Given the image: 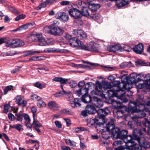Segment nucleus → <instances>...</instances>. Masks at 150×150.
Wrapping results in <instances>:
<instances>
[{
	"label": "nucleus",
	"instance_id": "40",
	"mask_svg": "<svg viewBox=\"0 0 150 150\" xmlns=\"http://www.w3.org/2000/svg\"><path fill=\"white\" fill-rule=\"evenodd\" d=\"M131 118L134 121V124H135L137 126H140L141 125L140 122L138 120L137 118L131 116Z\"/></svg>",
	"mask_w": 150,
	"mask_h": 150
},
{
	"label": "nucleus",
	"instance_id": "47",
	"mask_svg": "<svg viewBox=\"0 0 150 150\" xmlns=\"http://www.w3.org/2000/svg\"><path fill=\"white\" fill-rule=\"evenodd\" d=\"M54 2V0L50 1L49 0H47L44 2L42 3L41 4V7L44 8L46 7L48 4L50 3H53Z\"/></svg>",
	"mask_w": 150,
	"mask_h": 150
},
{
	"label": "nucleus",
	"instance_id": "28",
	"mask_svg": "<svg viewBox=\"0 0 150 150\" xmlns=\"http://www.w3.org/2000/svg\"><path fill=\"white\" fill-rule=\"evenodd\" d=\"M128 133L127 131L126 130H122L120 131L119 133L118 138L120 139H123L127 135Z\"/></svg>",
	"mask_w": 150,
	"mask_h": 150
},
{
	"label": "nucleus",
	"instance_id": "7",
	"mask_svg": "<svg viewBox=\"0 0 150 150\" xmlns=\"http://www.w3.org/2000/svg\"><path fill=\"white\" fill-rule=\"evenodd\" d=\"M68 13L71 17L75 19L80 18L81 17V12L76 8H73L68 10Z\"/></svg>",
	"mask_w": 150,
	"mask_h": 150
},
{
	"label": "nucleus",
	"instance_id": "58",
	"mask_svg": "<svg viewBox=\"0 0 150 150\" xmlns=\"http://www.w3.org/2000/svg\"><path fill=\"white\" fill-rule=\"evenodd\" d=\"M77 3L80 6L81 8H82L84 6H85V5L86 4V3L85 2H83L81 0H78L77 1Z\"/></svg>",
	"mask_w": 150,
	"mask_h": 150
},
{
	"label": "nucleus",
	"instance_id": "16",
	"mask_svg": "<svg viewBox=\"0 0 150 150\" xmlns=\"http://www.w3.org/2000/svg\"><path fill=\"white\" fill-rule=\"evenodd\" d=\"M115 122V120L113 119H111L110 120V121L107 125L106 126V129L107 131L111 132L112 131V129L115 127L114 123Z\"/></svg>",
	"mask_w": 150,
	"mask_h": 150
},
{
	"label": "nucleus",
	"instance_id": "62",
	"mask_svg": "<svg viewBox=\"0 0 150 150\" xmlns=\"http://www.w3.org/2000/svg\"><path fill=\"white\" fill-rule=\"evenodd\" d=\"M134 121L132 122L129 121L127 123L128 127H130L131 129H133L134 127Z\"/></svg>",
	"mask_w": 150,
	"mask_h": 150
},
{
	"label": "nucleus",
	"instance_id": "24",
	"mask_svg": "<svg viewBox=\"0 0 150 150\" xmlns=\"http://www.w3.org/2000/svg\"><path fill=\"white\" fill-rule=\"evenodd\" d=\"M120 129L118 127H115L111 132L114 138L115 139L118 138L119 133L120 132Z\"/></svg>",
	"mask_w": 150,
	"mask_h": 150
},
{
	"label": "nucleus",
	"instance_id": "55",
	"mask_svg": "<svg viewBox=\"0 0 150 150\" xmlns=\"http://www.w3.org/2000/svg\"><path fill=\"white\" fill-rule=\"evenodd\" d=\"M69 82V80L68 79L63 78L61 77L60 83L62 84L68 83Z\"/></svg>",
	"mask_w": 150,
	"mask_h": 150
},
{
	"label": "nucleus",
	"instance_id": "20",
	"mask_svg": "<svg viewBox=\"0 0 150 150\" xmlns=\"http://www.w3.org/2000/svg\"><path fill=\"white\" fill-rule=\"evenodd\" d=\"M85 110L88 113L93 114L96 112V111L95 108L90 105H88L85 108Z\"/></svg>",
	"mask_w": 150,
	"mask_h": 150
},
{
	"label": "nucleus",
	"instance_id": "45",
	"mask_svg": "<svg viewBox=\"0 0 150 150\" xmlns=\"http://www.w3.org/2000/svg\"><path fill=\"white\" fill-rule=\"evenodd\" d=\"M112 87V86L110 83L105 82L103 84V88L104 89H110Z\"/></svg>",
	"mask_w": 150,
	"mask_h": 150
},
{
	"label": "nucleus",
	"instance_id": "43",
	"mask_svg": "<svg viewBox=\"0 0 150 150\" xmlns=\"http://www.w3.org/2000/svg\"><path fill=\"white\" fill-rule=\"evenodd\" d=\"M90 16L94 20L98 21L100 18V15L98 13L93 14L91 13Z\"/></svg>",
	"mask_w": 150,
	"mask_h": 150
},
{
	"label": "nucleus",
	"instance_id": "53",
	"mask_svg": "<svg viewBox=\"0 0 150 150\" xmlns=\"http://www.w3.org/2000/svg\"><path fill=\"white\" fill-rule=\"evenodd\" d=\"M132 50V49L128 45H125L123 48V51H125L128 52H131Z\"/></svg>",
	"mask_w": 150,
	"mask_h": 150
},
{
	"label": "nucleus",
	"instance_id": "34",
	"mask_svg": "<svg viewBox=\"0 0 150 150\" xmlns=\"http://www.w3.org/2000/svg\"><path fill=\"white\" fill-rule=\"evenodd\" d=\"M22 127L23 126L20 124H18L11 126L12 128L16 129L19 132H20L22 129L23 130Z\"/></svg>",
	"mask_w": 150,
	"mask_h": 150
},
{
	"label": "nucleus",
	"instance_id": "21",
	"mask_svg": "<svg viewBox=\"0 0 150 150\" xmlns=\"http://www.w3.org/2000/svg\"><path fill=\"white\" fill-rule=\"evenodd\" d=\"M81 16L83 15L85 16H90L92 13L91 12L90 8L88 9L85 6L82 8Z\"/></svg>",
	"mask_w": 150,
	"mask_h": 150
},
{
	"label": "nucleus",
	"instance_id": "61",
	"mask_svg": "<svg viewBox=\"0 0 150 150\" xmlns=\"http://www.w3.org/2000/svg\"><path fill=\"white\" fill-rule=\"evenodd\" d=\"M129 149L128 148H126L125 146H123L116 148L114 150H129Z\"/></svg>",
	"mask_w": 150,
	"mask_h": 150
},
{
	"label": "nucleus",
	"instance_id": "36",
	"mask_svg": "<svg viewBox=\"0 0 150 150\" xmlns=\"http://www.w3.org/2000/svg\"><path fill=\"white\" fill-rule=\"evenodd\" d=\"M68 93L65 91L64 90L61 91L54 94V96L55 97L60 96L63 95H66Z\"/></svg>",
	"mask_w": 150,
	"mask_h": 150
},
{
	"label": "nucleus",
	"instance_id": "18",
	"mask_svg": "<svg viewBox=\"0 0 150 150\" xmlns=\"http://www.w3.org/2000/svg\"><path fill=\"white\" fill-rule=\"evenodd\" d=\"M108 110L107 109H106L105 110L99 109L96 112L99 117L103 118L107 115L108 113Z\"/></svg>",
	"mask_w": 150,
	"mask_h": 150
},
{
	"label": "nucleus",
	"instance_id": "42",
	"mask_svg": "<svg viewBox=\"0 0 150 150\" xmlns=\"http://www.w3.org/2000/svg\"><path fill=\"white\" fill-rule=\"evenodd\" d=\"M102 137L103 138L105 139H107L110 138V136L109 135V132L107 131L105 132H103L101 134Z\"/></svg>",
	"mask_w": 150,
	"mask_h": 150
},
{
	"label": "nucleus",
	"instance_id": "6",
	"mask_svg": "<svg viewBox=\"0 0 150 150\" xmlns=\"http://www.w3.org/2000/svg\"><path fill=\"white\" fill-rule=\"evenodd\" d=\"M83 50L91 51H98L99 50V46L97 43L91 42L88 46L85 45L83 46Z\"/></svg>",
	"mask_w": 150,
	"mask_h": 150
},
{
	"label": "nucleus",
	"instance_id": "35",
	"mask_svg": "<svg viewBox=\"0 0 150 150\" xmlns=\"http://www.w3.org/2000/svg\"><path fill=\"white\" fill-rule=\"evenodd\" d=\"M32 125L35 126V127H42V124L38 120H35V117L33 118V121L32 123Z\"/></svg>",
	"mask_w": 150,
	"mask_h": 150
},
{
	"label": "nucleus",
	"instance_id": "15",
	"mask_svg": "<svg viewBox=\"0 0 150 150\" xmlns=\"http://www.w3.org/2000/svg\"><path fill=\"white\" fill-rule=\"evenodd\" d=\"M124 110L125 111H126V107H124L116 111H114L113 114L115 117L117 118L122 117L123 115Z\"/></svg>",
	"mask_w": 150,
	"mask_h": 150
},
{
	"label": "nucleus",
	"instance_id": "17",
	"mask_svg": "<svg viewBox=\"0 0 150 150\" xmlns=\"http://www.w3.org/2000/svg\"><path fill=\"white\" fill-rule=\"evenodd\" d=\"M134 51L137 54H141L143 51V46L142 43L135 46L133 48Z\"/></svg>",
	"mask_w": 150,
	"mask_h": 150
},
{
	"label": "nucleus",
	"instance_id": "14",
	"mask_svg": "<svg viewBox=\"0 0 150 150\" xmlns=\"http://www.w3.org/2000/svg\"><path fill=\"white\" fill-rule=\"evenodd\" d=\"M143 83H139L137 84V86L138 88L141 89L143 88L144 86L147 88H150V79L145 80L144 81H143Z\"/></svg>",
	"mask_w": 150,
	"mask_h": 150
},
{
	"label": "nucleus",
	"instance_id": "56",
	"mask_svg": "<svg viewBox=\"0 0 150 150\" xmlns=\"http://www.w3.org/2000/svg\"><path fill=\"white\" fill-rule=\"evenodd\" d=\"M67 143L70 146H76V143L73 141H71L70 140H66Z\"/></svg>",
	"mask_w": 150,
	"mask_h": 150
},
{
	"label": "nucleus",
	"instance_id": "11",
	"mask_svg": "<svg viewBox=\"0 0 150 150\" xmlns=\"http://www.w3.org/2000/svg\"><path fill=\"white\" fill-rule=\"evenodd\" d=\"M90 86V83H87L85 85V88H82L78 90H76L75 91V93L79 97L80 96L84 93H86Z\"/></svg>",
	"mask_w": 150,
	"mask_h": 150
},
{
	"label": "nucleus",
	"instance_id": "22",
	"mask_svg": "<svg viewBox=\"0 0 150 150\" xmlns=\"http://www.w3.org/2000/svg\"><path fill=\"white\" fill-rule=\"evenodd\" d=\"M100 5L99 4H89V8L91 10V12L95 11L100 8Z\"/></svg>",
	"mask_w": 150,
	"mask_h": 150
},
{
	"label": "nucleus",
	"instance_id": "37",
	"mask_svg": "<svg viewBox=\"0 0 150 150\" xmlns=\"http://www.w3.org/2000/svg\"><path fill=\"white\" fill-rule=\"evenodd\" d=\"M14 39L10 40L7 41L6 44V45L7 47H10L14 46Z\"/></svg>",
	"mask_w": 150,
	"mask_h": 150
},
{
	"label": "nucleus",
	"instance_id": "29",
	"mask_svg": "<svg viewBox=\"0 0 150 150\" xmlns=\"http://www.w3.org/2000/svg\"><path fill=\"white\" fill-rule=\"evenodd\" d=\"M125 80V81H128L129 83L131 82V84H133V83H137L136 81L135 78L134 77H131L129 79L127 76H125L124 77Z\"/></svg>",
	"mask_w": 150,
	"mask_h": 150
},
{
	"label": "nucleus",
	"instance_id": "48",
	"mask_svg": "<svg viewBox=\"0 0 150 150\" xmlns=\"http://www.w3.org/2000/svg\"><path fill=\"white\" fill-rule=\"evenodd\" d=\"M28 28L27 23L25 25H21L18 28L17 30H14V31H16L17 30H26Z\"/></svg>",
	"mask_w": 150,
	"mask_h": 150
},
{
	"label": "nucleus",
	"instance_id": "64",
	"mask_svg": "<svg viewBox=\"0 0 150 150\" xmlns=\"http://www.w3.org/2000/svg\"><path fill=\"white\" fill-rule=\"evenodd\" d=\"M74 99L73 98H71L69 100V103L71 106L72 108L75 107V104H74Z\"/></svg>",
	"mask_w": 150,
	"mask_h": 150
},
{
	"label": "nucleus",
	"instance_id": "26",
	"mask_svg": "<svg viewBox=\"0 0 150 150\" xmlns=\"http://www.w3.org/2000/svg\"><path fill=\"white\" fill-rule=\"evenodd\" d=\"M14 46L15 47H21L24 45L25 43L23 40L20 39H14Z\"/></svg>",
	"mask_w": 150,
	"mask_h": 150
},
{
	"label": "nucleus",
	"instance_id": "32",
	"mask_svg": "<svg viewBox=\"0 0 150 150\" xmlns=\"http://www.w3.org/2000/svg\"><path fill=\"white\" fill-rule=\"evenodd\" d=\"M37 105L40 108H44L46 106V104L41 99L37 101Z\"/></svg>",
	"mask_w": 150,
	"mask_h": 150
},
{
	"label": "nucleus",
	"instance_id": "31",
	"mask_svg": "<svg viewBox=\"0 0 150 150\" xmlns=\"http://www.w3.org/2000/svg\"><path fill=\"white\" fill-rule=\"evenodd\" d=\"M74 130L75 133H79L81 131H87L88 129L86 128L81 127L74 128Z\"/></svg>",
	"mask_w": 150,
	"mask_h": 150
},
{
	"label": "nucleus",
	"instance_id": "41",
	"mask_svg": "<svg viewBox=\"0 0 150 150\" xmlns=\"http://www.w3.org/2000/svg\"><path fill=\"white\" fill-rule=\"evenodd\" d=\"M83 62L84 63H86L87 64V66L88 67L91 69H93L95 67L97 66V65L96 64L93 63H90L88 62H86L85 61H83Z\"/></svg>",
	"mask_w": 150,
	"mask_h": 150
},
{
	"label": "nucleus",
	"instance_id": "63",
	"mask_svg": "<svg viewBox=\"0 0 150 150\" xmlns=\"http://www.w3.org/2000/svg\"><path fill=\"white\" fill-rule=\"evenodd\" d=\"M23 116V115L22 114H20L18 115L17 117V120L18 121H22Z\"/></svg>",
	"mask_w": 150,
	"mask_h": 150
},
{
	"label": "nucleus",
	"instance_id": "46",
	"mask_svg": "<svg viewBox=\"0 0 150 150\" xmlns=\"http://www.w3.org/2000/svg\"><path fill=\"white\" fill-rule=\"evenodd\" d=\"M122 1L118 5L119 7L123 6L129 3V0H122Z\"/></svg>",
	"mask_w": 150,
	"mask_h": 150
},
{
	"label": "nucleus",
	"instance_id": "3",
	"mask_svg": "<svg viewBox=\"0 0 150 150\" xmlns=\"http://www.w3.org/2000/svg\"><path fill=\"white\" fill-rule=\"evenodd\" d=\"M115 83L117 84V87L118 89H116L115 87H114L112 89H110L107 91V94L109 97H116L119 99L123 100V102H127L128 100L126 98H124V93H121L120 92L121 88H119L120 84V82L119 81H115Z\"/></svg>",
	"mask_w": 150,
	"mask_h": 150
},
{
	"label": "nucleus",
	"instance_id": "13",
	"mask_svg": "<svg viewBox=\"0 0 150 150\" xmlns=\"http://www.w3.org/2000/svg\"><path fill=\"white\" fill-rule=\"evenodd\" d=\"M16 102L18 105L23 107L25 106L26 101L24 100L23 97L21 95L17 96L15 98Z\"/></svg>",
	"mask_w": 150,
	"mask_h": 150
},
{
	"label": "nucleus",
	"instance_id": "57",
	"mask_svg": "<svg viewBox=\"0 0 150 150\" xmlns=\"http://www.w3.org/2000/svg\"><path fill=\"white\" fill-rule=\"evenodd\" d=\"M25 17V15L24 14H21L20 15L15 18V21H18L21 19H22L24 18Z\"/></svg>",
	"mask_w": 150,
	"mask_h": 150
},
{
	"label": "nucleus",
	"instance_id": "23",
	"mask_svg": "<svg viewBox=\"0 0 150 150\" xmlns=\"http://www.w3.org/2000/svg\"><path fill=\"white\" fill-rule=\"evenodd\" d=\"M42 52L41 51H26L24 52L23 56L24 57H26L30 55L35 54L37 53H40Z\"/></svg>",
	"mask_w": 150,
	"mask_h": 150
},
{
	"label": "nucleus",
	"instance_id": "2",
	"mask_svg": "<svg viewBox=\"0 0 150 150\" xmlns=\"http://www.w3.org/2000/svg\"><path fill=\"white\" fill-rule=\"evenodd\" d=\"M144 102L142 99H137L136 102H131L128 106V109L132 113L136 112L133 116L137 118L144 117L146 115L143 111L145 110Z\"/></svg>",
	"mask_w": 150,
	"mask_h": 150
},
{
	"label": "nucleus",
	"instance_id": "38",
	"mask_svg": "<svg viewBox=\"0 0 150 150\" xmlns=\"http://www.w3.org/2000/svg\"><path fill=\"white\" fill-rule=\"evenodd\" d=\"M145 103V110L146 111L150 112V101H147Z\"/></svg>",
	"mask_w": 150,
	"mask_h": 150
},
{
	"label": "nucleus",
	"instance_id": "9",
	"mask_svg": "<svg viewBox=\"0 0 150 150\" xmlns=\"http://www.w3.org/2000/svg\"><path fill=\"white\" fill-rule=\"evenodd\" d=\"M46 28L50 29L49 33L53 35H59L62 33V30L56 25L53 27H48Z\"/></svg>",
	"mask_w": 150,
	"mask_h": 150
},
{
	"label": "nucleus",
	"instance_id": "19",
	"mask_svg": "<svg viewBox=\"0 0 150 150\" xmlns=\"http://www.w3.org/2000/svg\"><path fill=\"white\" fill-rule=\"evenodd\" d=\"M88 91L87 93H85L84 95L82 96L81 100L82 101L85 103H88L91 100V98L90 95L88 94Z\"/></svg>",
	"mask_w": 150,
	"mask_h": 150
},
{
	"label": "nucleus",
	"instance_id": "51",
	"mask_svg": "<svg viewBox=\"0 0 150 150\" xmlns=\"http://www.w3.org/2000/svg\"><path fill=\"white\" fill-rule=\"evenodd\" d=\"M37 34H32L29 37V39L32 41H34L36 39Z\"/></svg>",
	"mask_w": 150,
	"mask_h": 150
},
{
	"label": "nucleus",
	"instance_id": "25",
	"mask_svg": "<svg viewBox=\"0 0 150 150\" xmlns=\"http://www.w3.org/2000/svg\"><path fill=\"white\" fill-rule=\"evenodd\" d=\"M49 107L52 110H54L58 107V105L54 101H51L48 103Z\"/></svg>",
	"mask_w": 150,
	"mask_h": 150
},
{
	"label": "nucleus",
	"instance_id": "52",
	"mask_svg": "<svg viewBox=\"0 0 150 150\" xmlns=\"http://www.w3.org/2000/svg\"><path fill=\"white\" fill-rule=\"evenodd\" d=\"M80 100H79L78 98H76L74 99V104H75V107H79L81 106V104L80 103Z\"/></svg>",
	"mask_w": 150,
	"mask_h": 150
},
{
	"label": "nucleus",
	"instance_id": "60",
	"mask_svg": "<svg viewBox=\"0 0 150 150\" xmlns=\"http://www.w3.org/2000/svg\"><path fill=\"white\" fill-rule=\"evenodd\" d=\"M31 110L32 112L33 113V118H34V117H35V114L37 111V109L34 106H32L31 108Z\"/></svg>",
	"mask_w": 150,
	"mask_h": 150
},
{
	"label": "nucleus",
	"instance_id": "4",
	"mask_svg": "<svg viewBox=\"0 0 150 150\" xmlns=\"http://www.w3.org/2000/svg\"><path fill=\"white\" fill-rule=\"evenodd\" d=\"M131 82L130 83L128 82V81H125L124 79V76H122L121 78V83L120 82V85L119 88H121V91L120 92L121 93H124V98H125V96H127L128 97H129L130 96H132V93L129 91H127V92L130 94L129 95L128 94H126L125 92L122 90V88H125L126 90H129L132 88V84H131Z\"/></svg>",
	"mask_w": 150,
	"mask_h": 150
},
{
	"label": "nucleus",
	"instance_id": "49",
	"mask_svg": "<svg viewBox=\"0 0 150 150\" xmlns=\"http://www.w3.org/2000/svg\"><path fill=\"white\" fill-rule=\"evenodd\" d=\"M149 120L148 118H145V121L143 122V125L145 127H148V125H150V117H149Z\"/></svg>",
	"mask_w": 150,
	"mask_h": 150
},
{
	"label": "nucleus",
	"instance_id": "30",
	"mask_svg": "<svg viewBox=\"0 0 150 150\" xmlns=\"http://www.w3.org/2000/svg\"><path fill=\"white\" fill-rule=\"evenodd\" d=\"M95 124V120L91 118L88 119L87 120V125L89 127L94 126Z\"/></svg>",
	"mask_w": 150,
	"mask_h": 150
},
{
	"label": "nucleus",
	"instance_id": "1",
	"mask_svg": "<svg viewBox=\"0 0 150 150\" xmlns=\"http://www.w3.org/2000/svg\"><path fill=\"white\" fill-rule=\"evenodd\" d=\"M132 131L134 133L132 137L131 135H127L122 139L128 149L142 150V149H146L150 147L149 142L146 141L144 138L139 137L136 134H137L140 135L142 134L139 129H135Z\"/></svg>",
	"mask_w": 150,
	"mask_h": 150
},
{
	"label": "nucleus",
	"instance_id": "33",
	"mask_svg": "<svg viewBox=\"0 0 150 150\" xmlns=\"http://www.w3.org/2000/svg\"><path fill=\"white\" fill-rule=\"evenodd\" d=\"M61 112L62 113L66 115H73L74 114V113L70 110L67 109L62 110Z\"/></svg>",
	"mask_w": 150,
	"mask_h": 150
},
{
	"label": "nucleus",
	"instance_id": "12",
	"mask_svg": "<svg viewBox=\"0 0 150 150\" xmlns=\"http://www.w3.org/2000/svg\"><path fill=\"white\" fill-rule=\"evenodd\" d=\"M108 49L109 51L113 53L117 52L118 51H123V48L119 44L110 46L108 47Z\"/></svg>",
	"mask_w": 150,
	"mask_h": 150
},
{
	"label": "nucleus",
	"instance_id": "50",
	"mask_svg": "<svg viewBox=\"0 0 150 150\" xmlns=\"http://www.w3.org/2000/svg\"><path fill=\"white\" fill-rule=\"evenodd\" d=\"M38 41V45L40 46H44L46 44V42L44 38L40 39Z\"/></svg>",
	"mask_w": 150,
	"mask_h": 150
},
{
	"label": "nucleus",
	"instance_id": "59",
	"mask_svg": "<svg viewBox=\"0 0 150 150\" xmlns=\"http://www.w3.org/2000/svg\"><path fill=\"white\" fill-rule=\"evenodd\" d=\"M69 84L70 86L72 88H73L75 87L77 85V83L75 81H69V82L68 83Z\"/></svg>",
	"mask_w": 150,
	"mask_h": 150
},
{
	"label": "nucleus",
	"instance_id": "8",
	"mask_svg": "<svg viewBox=\"0 0 150 150\" xmlns=\"http://www.w3.org/2000/svg\"><path fill=\"white\" fill-rule=\"evenodd\" d=\"M73 33L81 40H83L86 37V33L83 30L81 29H75L73 30Z\"/></svg>",
	"mask_w": 150,
	"mask_h": 150
},
{
	"label": "nucleus",
	"instance_id": "5",
	"mask_svg": "<svg viewBox=\"0 0 150 150\" xmlns=\"http://www.w3.org/2000/svg\"><path fill=\"white\" fill-rule=\"evenodd\" d=\"M70 45L73 47H79L83 50L84 45L83 44L81 41L76 38H72L69 40Z\"/></svg>",
	"mask_w": 150,
	"mask_h": 150
},
{
	"label": "nucleus",
	"instance_id": "54",
	"mask_svg": "<svg viewBox=\"0 0 150 150\" xmlns=\"http://www.w3.org/2000/svg\"><path fill=\"white\" fill-rule=\"evenodd\" d=\"M13 86L10 85L6 86L4 91V94H6L8 92L11 90Z\"/></svg>",
	"mask_w": 150,
	"mask_h": 150
},
{
	"label": "nucleus",
	"instance_id": "10",
	"mask_svg": "<svg viewBox=\"0 0 150 150\" xmlns=\"http://www.w3.org/2000/svg\"><path fill=\"white\" fill-rule=\"evenodd\" d=\"M56 18L61 21L65 22L67 21L69 19L68 14L65 12H58L56 15Z\"/></svg>",
	"mask_w": 150,
	"mask_h": 150
},
{
	"label": "nucleus",
	"instance_id": "44",
	"mask_svg": "<svg viewBox=\"0 0 150 150\" xmlns=\"http://www.w3.org/2000/svg\"><path fill=\"white\" fill-rule=\"evenodd\" d=\"M31 97V99L34 100L38 101L41 99L40 97L34 94H32Z\"/></svg>",
	"mask_w": 150,
	"mask_h": 150
},
{
	"label": "nucleus",
	"instance_id": "39",
	"mask_svg": "<svg viewBox=\"0 0 150 150\" xmlns=\"http://www.w3.org/2000/svg\"><path fill=\"white\" fill-rule=\"evenodd\" d=\"M122 102H123V101L120 102L118 101H116L114 99H111V103L115 108H117L118 107V104H120Z\"/></svg>",
	"mask_w": 150,
	"mask_h": 150
},
{
	"label": "nucleus",
	"instance_id": "27",
	"mask_svg": "<svg viewBox=\"0 0 150 150\" xmlns=\"http://www.w3.org/2000/svg\"><path fill=\"white\" fill-rule=\"evenodd\" d=\"M93 99L96 103L95 104L98 107H101L103 105V102L101 100L96 97H94Z\"/></svg>",
	"mask_w": 150,
	"mask_h": 150
}]
</instances>
